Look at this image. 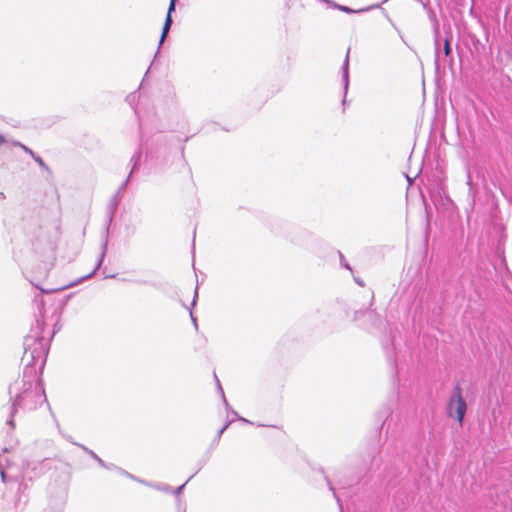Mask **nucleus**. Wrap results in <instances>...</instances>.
<instances>
[{
  "mask_svg": "<svg viewBox=\"0 0 512 512\" xmlns=\"http://www.w3.org/2000/svg\"><path fill=\"white\" fill-rule=\"evenodd\" d=\"M176 2H177V0H170L168 11H167V16H166V19H165V22H164V26H163V29H162L160 43H162L164 41L168 31L171 28V25H172V22H173L172 21V13L175 11Z\"/></svg>",
  "mask_w": 512,
  "mask_h": 512,
  "instance_id": "6e6552de",
  "label": "nucleus"
},
{
  "mask_svg": "<svg viewBox=\"0 0 512 512\" xmlns=\"http://www.w3.org/2000/svg\"><path fill=\"white\" fill-rule=\"evenodd\" d=\"M443 52H444L445 56H450L451 55L452 49H451L449 38H446L445 41H444Z\"/></svg>",
  "mask_w": 512,
  "mask_h": 512,
  "instance_id": "f3484780",
  "label": "nucleus"
},
{
  "mask_svg": "<svg viewBox=\"0 0 512 512\" xmlns=\"http://www.w3.org/2000/svg\"><path fill=\"white\" fill-rule=\"evenodd\" d=\"M325 480H326V482H327V485H328V487H329V490H330V491H332L334 498H335V499L337 500V502L340 504V499H339V497L337 496V494H336V492H335V488L333 487V485H332V483H331L330 479L326 476V477H325Z\"/></svg>",
  "mask_w": 512,
  "mask_h": 512,
  "instance_id": "a211bd4d",
  "label": "nucleus"
},
{
  "mask_svg": "<svg viewBox=\"0 0 512 512\" xmlns=\"http://www.w3.org/2000/svg\"><path fill=\"white\" fill-rule=\"evenodd\" d=\"M197 297H198V287H196L195 292H194V297H193V300L191 303L192 307H194L196 305Z\"/></svg>",
  "mask_w": 512,
  "mask_h": 512,
  "instance_id": "bb28decb",
  "label": "nucleus"
},
{
  "mask_svg": "<svg viewBox=\"0 0 512 512\" xmlns=\"http://www.w3.org/2000/svg\"><path fill=\"white\" fill-rule=\"evenodd\" d=\"M4 142H5V138L3 137V135L0 134V146L2 144H4Z\"/></svg>",
  "mask_w": 512,
  "mask_h": 512,
  "instance_id": "c85d7f7f",
  "label": "nucleus"
},
{
  "mask_svg": "<svg viewBox=\"0 0 512 512\" xmlns=\"http://www.w3.org/2000/svg\"><path fill=\"white\" fill-rule=\"evenodd\" d=\"M39 315L36 318L35 325L31 327L30 332L25 336L23 347L24 353L22 361L25 363L22 377L15 380L9 386V396L12 405L9 409V417L6 424L14 428V416L19 409L23 411H33L46 402V394L39 374L42 372L49 351L51 338L44 336L45 317L43 314V301L37 303Z\"/></svg>",
  "mask_w": 512,
  "mask_h": 512,
  "instance_id": "f257e3e1",
  "label": "nucleus"
},
{
  "mask_svg": "<svg viewBox=\"0 0 512 512\" xmlns=\"http://www.w3.org/2000/svg\"><path fill=\"white\" fill-rule=\"evenodd\" d=\"M53 314H54V316H55L56 320L58 321V319H59V315L57 314V312H56V311H54V313H53Z\"/></svg>",
  "mask_w": 512,
  "mask_h": 512,
  "instance_id": "7c9ffc66",
  "label": "nucleus"
},
{
  "mask_svg": "<svg viewBox=\"0 0 512 512\" xmlns=\"http://www.w3.org/2000/svg\"><path fill=\"white\" fill-rule=\"evenodd\" d=\"M349 54H350V48H348L345 59L343 61L341 72H342V83L344 88V98H343V105L346 103V96L348 93L349 88Z\"/></svg>",
  "mask_w": 512,
  "mask_h": 512,
  "instance_id": "0eeeda50",
  "label": "nucleus"
},
{
  "mask_svg": "<svg viewBox=\"0 0 512 512\" xmlns=\"http://www.w3.org/2000/svg\"><path fill=\"white\" fill-rule=\"evenodd\" d=\"M106 250H107V242H105V243L102 245V252H101V254H100V258H99V260H98V262H97V264H96V266H95L94 270H93L91 273H89L88 275H86V276H84V277L80 278L78 281H76V282H74V283H71V284L67 285V287H72V286H74V285H76V284H78V283L82 282V281H83V280H85V279H89V278H91V277L96 273V271L101 267L102 262H103L104 257H105V254H106Z\"/></svg>",
  "mask_w": 512,
  "mask_h": 512,
  "instance_id": "1a4fd4ad",
  "label": "nucleus"
},
{
  "mask_svg": "<svg viewBox=\"0 0 512 512\" xmlns=\"http://www.w3.org/2000/svg\"><path fill=\"white\" fill-rule=\"evenodd\" d=\"M218 389H219V391H220V393H221V395H222V399H223V402H224V404H225L226 408H227V409H230V405H229V403H228V401H227V399H226V397H225V395H224L223 388H222V386H221V384H220V382H219V381H218Z\"/></svg>",
  "mask_w": 512,
  "mask_h": 512,
  "instance_id": "4be33fe9",
  "label": "nucleus"
},
{
  "mask_svg": "<svg viewBox=\"0 0 512 512\" xmlns=\"http://www.w3.org/2000/svg\"><path fill=\"white\" fill-rule=\"evenodd\" d=\"M60 221L54 219L41 223L31 235V244L35 253L41 256H53L60 239Z\"/></svg>",
  "mask_w": 512,
  "mask_h": 512,
  "instance_id": "f03ea898",
  "label": "nucleus"
},
{
  "mask_svg": "<svg viewBox=\"0 0 512 512\" xmlns=\"http://www.w3.org/2000/svg\"><path fill=\"white\" fill-rule=\"evenodd\" d=\"M336 8H338L339 10L345 12V13H354L355 11L352 10L351 8L347 7V6H342V5H335ZM370 8H364V9H360L358 10L357 12H363V11H368Z\"/></svg>",
  "mask_w": 512,
  "mask_h": 512,
  "instance_id": "dca6fc26",
  "label": "nucleus"
},
{
  "mask_svg": "<svg viewBox=\"0 0 512 512\" xmlns=\"http://www.w3.org/2000/svg\"><path fill=\"white\" fill-rule=\"evenodd\" d=\"M132 97H134V96H133V95H129V96H127V101H130V99H131Z\"/></svg>",
  "mask_w": 512,
  "mask_h": 512,
  "instance_id": "2f4dec72",
  "label": "nucleus"
},
{
  "mask_svg": "<svg viewBox=\"0 0 512 512\" xmlns=\"http://www.w3.org/2000/svg\"><path fill=\"white\" fill-rule=\"evenodd\" d=\"M355 281H356L360 286H363V285H364V284H363V282H362V281H360V279H355Z\"/></svg>",
  "mask_w": 512,
  "mask_h": 512,
  "instance_id": "c756f323",
  "label": "nucleus"
},
{
  "mask_svg": "<svg viewBox=\"0 0 512 512\" xmlns=\"http://www.w3.org/2000/svg\"><path fill=\"white\" fill-rule=\"evenodd\" d=\"M233 422V420H229L227 421V423L217 432L215 438H214V442L218 443L222 434L224 433V431L229 427V425Z\"/></svg>",
  "mask_w": 512,
  "mask_h": 512,
  "instance_id": "2eb2a0df",
  "label": "nucleus"
},
{
  "mask_svg": "<svg viewBox=\"0 0 512 512\" xmlns=\"http://www.w3.org/2000/svg\"><path fill=\"white\" fill-rule=\"evenodd\" d=\"M33 159L35 160V162H37L39 164L40 167H42L46 171H49L48 166L46 165V163L43 161V159L40 156L36 155Z\"/></svg>",
  "mask_w": 512,
  "mask_h": 512,
  "instance_id": "412c9836",
  "label": "nucleus"
},
{
  "mask_svg": "<svg viewBox=\"0 0 512 512\" xmlns=\"http://www.w3.org/2000/svg\"><path fill=\"white\" fill-rule=\"evenodd\" d=\"M193 476H194V475H192V476H191V477H190V478H189V479H188L184 484H182L181 486L177 487V488H176V489H174V490L172 489V491H171V492H172V493H174L176 496H179V495L182 493V491H183L184 487L186 486V484H187V483H188V482L193 478Z\"/></svg>",
  "mask_w": 512,
  "mask_h": 512,
  "instance_id": "6ab92c4d",
  "label": "nucleus"
},
{
  "mask_svg": "<svg viewBox=\"0 0 512 512\" xmlns=\"http://www.w3.org/2000/svg\"><path fill=\"white\" fill-rule=\"evenodd\" d=\"M388 0H384L383 2H387Z\"/></svg>",
  "mask_w": 512,
  "mask_h": 512,
  "instance_id": "72a5a7b5",
  "label": "nucleus"
},
{
  "mask_svg": "<svg viewBox=\"0 0 512 512\" xmlns=\"http://www.w3.org/2000/svg\"><path fill=\"white\" fill-rule=\"evenodd\" d=\"M108 466H110V468H108L109 470H115V471H117V468H118V467H117L116 465H114V464H108Z\"/></svg>",
  "mask_w": 512,
  "mask_h": 512,
  "instance_id": "cd10ccee",
  "label": "nucleus"
},
{
  "mask_svg": "<svg viewBox=\"0 0 512 512\" xmlns=\"http://www.w3.org/2000/svg\"><path fill=\"white\" fill-rule=\"evenodd\" d=\"M446 411L450 418H455L459 425L462 426L467 411V403L462 395V388L459 383L454 386L450 394Z\"/></svg>",
  "mask_w": 512,
  "mask_h": 512,
  "instance_id": "39448f33",
  "label": "nucleus"
},
{
  "mask_svg": "<svg viewBox=\"0 0 512 512\" xmlns=\"http://www.w3.org/2000/svg\"><path fill=\"white\" fill-rule=\"evenodd\" d=\"M339 256H340V263H341V265H342L344 268H346V269H348V270L352 271V269H351V267H350L349 263L345 260V258H344V256H343V254H342L341 252H339Z\"/></svg>",
  "mask_w": 512,
  "mask_h": 512,
  "instance_id": "5701e85b",
  "label": "nucleus"
},
{
  "mask_svg": "<svg viewBox=\"0 0 512 512\" xmlns=\"http://www.w3.org/2000/svg\"><path fill=\"white\" fill-rule=\"evenodd\" d=\"M168 143V136L161 134L154 135L150 139L143 141L140 150L131 157L130 163L132 164V168L128 177L131 178L132 174L139 167L142 151H145L146 160H157L160 153H166Z\"/></svg>",
  "mask_w": 512,
  "mask_h": 512,
  "instance_id": "20e7f679",
  "label": "nucleus"
},
{
  "mask_svg": "<svg viewBox=\"0 0 512 512\" xmlns=\"http://www.w3.org/2000/svg\"><path fill=\"white\" fill-rule=\"evenodd\" d=\"M8 449L5 448L3 453L0 454V476L4 483H8L11 481L18 482L21 480L19 484V490L27 489V484L24 483L26 479L31 480L34 476L43 472L44 462L38 464H27L22 470L18 468L7 456Z\"/></svg>",
  "mask_w": 512,
  "mask_h": 512,
  "instance_id": "7ed1b4c3",
  "label": "nucleus"
},
{
  "mask_svg": "<svg viewBox=\"0 0 512 512\" xmlns=\"http://www.w3.org/2000/svg\"><path fill=\"white\" fill-rule=\"evenodd\" d=\"M114 275H106L105 278H112Z\"/></svg>",
  "mask_w": 512,
  "mask_h": 512,
  "instance_id": "473e14b6",
  "label": "nucleus"
},
{
  "mask_svg": "<svg viewBox=\"0 0 512 512\" xmlns=\"http://www.w3.org/2000/svg\"><path fill=\"white\" fill-rule=\"evenodd\" d=\"M190 317H191V320H192V323L195 327V329L197 330L198 329V324H197V319L196 317L193 315V312L190 310Z\"/></svg>",
  "mask_w": 512,
  "mask_h": 512,
  "instance_id": "a878e982",
  "label": "nucleus"
},
{
  "mask_svg": "<svg viewBox=\"0 0 512 512\" xmlns=\"http://www.w3.org/2000/svg\"><path fill=\"white\" fill-rule=\"evenodd\" d=\"M117 472H118L120 475H123V476H125V477H127V478H130V479L135 480V481H137V482H140V483H142V484H146V482H145V481L138 479L137 477H135L134 475H132L131 473L127 472L126 470H124V469H122V468H117Z\"/></svg>",
  "mask_w": 512,
  "mask_h": 512,
  "instance_id": "4468645a",
  "label": "nucleus"
},
{
  "mask_svg": "<svg viewBox=\"0 0 512 512\" xmlns=\"http://www.w3.org/2000/svg\"><path fill=\"white\" fill-rule=\"evenodd\" d=\"M438 36H439V31L438 29L435 31V46H436V49H435V65L436 67L439 66V39H438Z\"/></svg>",
  "mask_w": 512,
  "mask_h": 512,
  "instance_id": "ddd939ff",
  "label": "nucleus"
},
{
  "mask_svg": "<svg viewBox=\"0 0 512 512\" xmlns=\"http://www.w3.org/2000/svg\"><path fill=\"white\" fill-rule=\"evenodd\" d=\"M145 485H148V483H146ZM149 486L153 487L156 490L165 492V493H171V491H172L171 486H169L168 484H164V483H157V484H153V485L149 484Z\"/></svg>",
  "mask_w": 512,
  "mask_h": 512,
  "instance_id": "f8f14e48",
  "label": "nucleus"
},
{
  "mask_svg": "<svg viewBox=\"0 0 512 512\" xmlns=\"http://www.w3.org/2000/svg\"><path fill=\"white\" fill-rule=\"evenodd\" d=\"M124 231L128 237L133 236L136 232V227L132 225H126Z\"/></svg>",
  "mask_w": 512,
  "mask_h": 512,
  "instance_id": "aec40b11",
  "label": "nucleus"
},
{
  "mask_svg": "<svg viewBox=\"0 0 512 512\" xmlns=\"http://www.w3.org/2000/svg\"><path fill=\"white\" fill-rule=\"evenodd\" d=\"M22 148L24 149V151L26 153H28L32 158H34L36 156V154L28 147L24 146V145H21Z\"/></svg>",
  "mask_w": 512,
  "mask_h": 512,
  "instance_id": "393cba45",
  "label": "nucleus"
},
{
  "mask_svg": "<svg viewBox=\"0 0 512 512\" xmlns=\"http://www.w3.org/2000/svg\"><path fill=\"white\" fill-rule=\"evenodd\" d=\"M231 413H232V417H233L231 420L234 421L235 419H238V420H240V421H242L244 423H251L249 420H247V419H245L243 417L238 416V413L236 411L231 410Z\"/></svg>",
  "mask_w": 512,
  "mask_h": 512,
  "instance_id": "b1692460",
  "label": "nucleus"
},
{
  "mask_svg": "<svg viewBox=\"0 0 512 512\" xmlns=\"http://www.w3.org/2000/svg\"><path fill=\"white\" fill-rule=\"evenodd\" d=\"M80 447L87 453L89 454L95 461H97V463L103 467V468H110V466H108V464L106 462H104L94 451H92L91 449L83 446V445H80Z\"/></svg>",
  "mask_w": 512,
  "mask_h": 512,
  "instance_id": "9b49d317",
  "label": "nucleus"
},
{
  "mask_svg": "<svg viewBox=\"0 0 512 512\" xmlns=\"http://www.w3.org/2000/svg\"><path fill=\"white\" fill-rule=\"evenodd\" d=\"M64 505H65L64 496L57 497L52 501L51 508L47 509L45 512H62Z\"/></svg>",
  "mask_w": 512,
  "mask_h": 512,
  "instance_id": "9d476101",
  "label": "nucleus"
},
{
  "mask_svg": "<svg viewBox=\"0 0 512 512\" xmlns=\"http://www.w3.org/2000/svg\"><path fill=\"white\" fill-rule=\"evenodd\" d=\"M129 181H130V178L127 177L124 180V182L119 186V188L117 189L115 195L113 196V198H112V200H111V202L109 204V207H108L109 213H110L109 221L112 220V217H113V215H114V213L116 211V208H117L119 202L121 201V199L123 197L124 191L126 190V187H127L128 183H129Z\"/></svg>",
  "mask_w": 512,
  "mask_h": 512,
  "instance_id": "423d86ee",
  "label": "nucleus"
}]
</instances>
